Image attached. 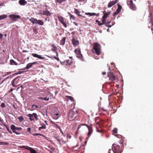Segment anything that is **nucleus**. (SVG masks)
<instances>
[{
	"instance_id": "f257e3e1",
	"label": "nucleus",
	"mask_w": 153,
	"mask_h": 153,
	"mask_svg": "<svg viewBox=\"0 0 153 153\" xmlns=\"http://www.w3.org/2000/svg\"><path fill=\"white\" fill-rule=\"evenodd\" d=\"M122 152V149L119 146L113 144L112 145V149H109L108 153L113 152L114 153H121Z\"/></svg>"
},
{
	"instance_id": "f03ea898",
	"label": "nucleus",
	"mask_w": 153,
	"mask_h": 153,
	"mask_svg": "<svg viewBox=\"0 0 153 153\" xmlns=\"http://www.w3.org/2000/svg\"><path fill=\"white\" fill-rule=\"evenodd\" d=\"M92 52L96 53L97 55H99L101 53L100 45L97 43H95L92 50Z\"/></svg>"
},
{
	"instance_id": "7ed1b4c3",
	"label": "nucleus",
	"mask_w": 153,
	"mask_h": 153,
	"mask_svg": "<svg viewBox=\"0 0 153 153\" xmlns=\"http://www.w3.org/2000/svg\"><path fill=\"white\" fill-rule=\"evenodd\" d=\"M74 51L76 54V57L80 59H82V56L81 53L80 49L79 48L76 49Z\"/></svg>"
},
{
	"instance_id": "20e7f679",
	"label": "nucleus",
	"mask_w": 153,
	"mask_h": 153,
	"mask_svg": "<svg viewBox=\"0 0 153 153\" xmlns=\"http://www.w3.org/2000/svg\"><path fill=\"white\" fill-rule=\"evenodd\" d=\"M27 116L30 117V119L31 121L33 120L34 118L36 120L37 119V115L35 113H33L32 114H29L27 115Z\"/></svg>"
},
{
	"instance_id": "39448f33",
	"label": "nucleus",
	"mask_w": 153,
	"mask_h": 153,
	"mask_svg": "<svg viewBox=\"0 0 153 153\" xmlns=\"http://www.w3.org/2000/svg\"><path fill=\"white\" fill-rule=\"evenodd\" d=\"M22 148H24L30 151L31 153H36V151H35L32 148L28 147V146H22Z\"/></svg>"
},
{
	"instance_id": "423d86ee",
	"label": "nucleus",
	"mask_w": 153,
	"mask_h": 153,
	"mask_svg": "<svg viewBox=\"0 0 153 153\" xmlns=\"http://www.w3.org/2000/svg\"><path fill=\"white\" fill-rule=\"evenodd\" d=\"M118 8L116 10V11L114 12L113 14V16H115L118 14L121 11L122 8V7L119 4H117Z\"/></svg>"
},
{
	"instance_id": "0eeeda50",
	"label": "nucleus",
	"mask_w": 153,
	"mask_h": 153,
	"mask_svg": "<svg viewBox=\"0 0 153 153\" xmlns=\"http://www.w3.org/2000/svg\"><path fill=\"white\" fill-rule=\"evenodd\" d=\"M72 41L73 45L74 46H76L79 44V41L76 39L74 37H72Z\"/></svg>"
},
{
	"instance_id": "6e6552de",
	"label": "nucleus",
	"mask_w": 153,
	"mask_h": 153,
	"mask_svg": "<svg viewBox=\"0 0 153 153\" xmlns=\"http://www.w3.org/2000/svg\"><path fill=\"white\" fill-rule=\"evenodd\" d=\"M9 17L11 19L14 20H15L16 19H19L20 17V16L16 15H10Z\"/></svg>"
},
{
	"instance_id": "1a4fd4ad",
	"label": "nucleus",
	"mask_w": 153,
	"mask_h": 153,
	"mask_svg": "<svg viewBox=\"0 0 153 153\" xmlns=\"http://www.w3.org/2000/svg\"><path fill=\"white\" fill-rule=\"evenodd\" d=\"M130 8L133 10H135L136 9V7L134 4L132 3V1L131 0L129 1V3Z\"/></svg>"
},
{
	"instance_id": "9d476101",
	"label": "nucleus",
	"mask_w": 153,
	"mask_h": 153,
	"mask_svg": "<svg viewBox=\"0 0 153 153\" xmlns=\"http://www.w3.org/2000/svg\"><path fill=\"white\" fill-rule=\"evenodd\" d=\"M11 129L12 130H14L15 131H19L22 129V128L21 127H17L13 125L11 126Z\"/></svg>"
},
{
	"instance_id": "9b49d317",
	"label": "nucleus",
	"mask_w": 153,
	"mask_h": 153,
	"mask_svg": "<svg viewBox=\"0 0 153 153\" xmlns=\"http://www.w3.org/2000/svg\"><path fill=\"white\" fill-rule=\"evenodd\" d=\"M118 1L117 0H115L114 1H110L108 4V7H110L113 6L114 4L116 3Z\"/></svg>"
},
{
	"instance_id": "f8f14e48",
	"label": "nucleus",
	"mask_w": 153,
	"mask_h": 153,
	"mask_svg": "<svg viewBox=\"0 0 153 153\" xmlns=\"http://www.w3.org/2000/svg\"><path fill=\"white\" fill-rule=\"evenodd\" d=\"M32 55L35 57L39 58V59H45V57H42L41 55H38L36 53H32Z\"/></svg>"
},
{
	"instance_id": "ddd939ff",
	"label": "nucleus",
	"mask_w": 153,
	"mask_h": 153,
	"mask_svg": "<svg viewBox=\"0 0 153 153\" xmlns=\"http://www.w3.org/2000/svg\"><path fill=\"white\" fill-rule=\"evenodd\" d=\"M40 14L46 16H50L51 15V14L50 12L48 11L47 9H46L44 10L43 11V13H41Z\"/></svg>"
},
{
	"instance_id": "4468645a",
	"label": "nucleus",
	"mask_w": 153,
	"mask_h": 153,
	"mask_svg": "<svg viewBox=\"0 0 153 153\" xmlns=\"http://www.w3.org/2000/svg\"><path fill=\"white\" fill-rule=\"evenodd\" d=\"M16 80V79H15L12 82V85L14 87H16L19 85V84L16 83V82H18V80Z\"/></svg>"
},
{
	"instance_id": "2eb2a0df",
	"label": "nucleus",
	"mask_w": 153,
	"mask_h": 153,
	"mask_svg": "<svg viewBox=\"0 0 153 153\" xmlns=\"http://www.w3.org/2000/svg\"><path fill=\"white\" fill-rule=\"evenodd\" d=\"M102 13L104 14L102 17L106 19L107 18L108 16L110 14V12H107L105 10Z\"/></svg>"
},
{
	"instance_id": "dca6fc26",
	"label": "nucleus",
	"mask_w": 153,
	"mask_h": 153,
	"mask_svg": "<svg viewBox=\"0 0 153 153\" xmlns=\"http://www.w3.org/2000/svg\"><path fill=\"white\" fill-rule=\"evenodd\" d=\"M19 3L21 5H25L27 4V1L25 0H20L19 1Z\"/></svg>"
},
{
	"instance_id": "f3484780",
	"label": "nucleus",
	"mask_w": 153,
	"mask_h": 153,
	"mask_svg": "<svg viewBox=\"0 0 153 153\" xmlns=\"http://www.w3.org/2000/svg\"><path fill=\"white\" fill-rule=\"evenodd\" d=\"M74 112L72 111H70L68 117L69 118L72 119L74 117Z\"/></svg>"
},
{
	"instance_id": "a211bd4d",
	"label": "nucleus",
	"mask_w": 153,
	"mask_h": 153,
	"mask_svg": "<svg viewBox=\"0 0 153 153\" xmlns=\"http://www.w3.org/2000/svg\"><path fill=\"white\" fill-rule=\"evenodd\" d=\"M85 14L86 15H88L90 16L96 15L97 16H98L99 15V14H96L95 13H86Z\"/></svg>"
},
{
	"instance_id": "6ab92c4d",
	"label": "nucleus",
	"mask_w": 153,
	"mask_h": 153,
	"mask_svg": "<svg viewBox=\"0 0 153 153\" xmlns=\"http://www.w3.org/2000/svg\"><path fill=\"white\" fill-rule=\"evenodd\" d=\"M32 66V64L31 63H30L28 64L27 65L26 67L25 68H24L23 69L25 70V69H28L30 68H31Z\"/></svg>"
},
{
	"instance_id": "aec40b11",
	"label": "nucleus",
	"mask_w": 153,
	"mask_h": 153,
	"mask_svg": "<svg viewBox=\"0 0 153 153\" xmlns=\"http://www.w3.org/2000/svg\"><path fill=\"white\" fill-rule=\"evenodd\" d=\"M7 16L6 14H3L0 16V20H3L6 18Z\"/></svg>"
},
{
	"instance_id": "412c9836",
	"label": "nucleus",
	"mask_w": 153,
	"mask_h": 153,
	"mask_svg": "<svg viewBox=\"0 0 153 153\" xmlns=\"http://www.w3.org/2000/svg\"><path fill=\"white\" fill-rule=\"evenodd\" d=\"M30 20L32 22L33 24H36L37 19H34L33 18H31L30 19Z\"/></svg>"
},
{
	"instance_id": "4be33fe9",
	"label": "nucleus",
	"mask_w": 153,
	"mask_h": 153,
	"mask_svg": "<svg viewBox=\"0 0 153 153\" xmlns=\"http://www.w3.org/2000/svg\"><path fill=\"white\" fill-rule=\"evenodd\" d=\"M66 38L64 37L63 38L60 42V43L61 45H63L65 44Z\"/></svg>"
},
{
	"instance_id": "5701e85b",
	"label": "nucleus",
	"mask_w": 153,
	"mask_h": 153,
	"mask_svg": "<svg viewBox=\"0 0 153 153\" xmlns=\"http://www.w3.org/2000/svg\"><path fill=\"white\" fill-rule=\"evenodd\" d=\"M86 126L88 129L89 131L88 133V138H89L90 137L91 134L92 133V130L91 128H89L87 126Z\"/></svg>"
},
{
	"instance_id": "b1692460",
	"label": "nucleus",
	"mask_w": 153,
	"mask_h": 153,
	"mask_svg": "<svg viewBox=\"0 0 153 153\" xmlns=\"http://www.w3.org/2000/svg\"><path fill=\"white\" fill-rule=\"evenodd\" d=\"M51 47V50L53 51H56L57 50L56 47L54 45H52Z\"/></svg>"
},
{
	"instance_id": "393cba45",
	"label": "nucleus",
	"mask_w": 153,
	"mask_h": 153,
	"mask_svg": "<svg viewBox=\"0 0 153 153\" xmlns=\"http://www.w3.org/2000/svg\"><path fill=\"white\" fill-rule=\"evenodd\" d=\"M108 76L109 77V78H112V79H115V76L113 75L112 73H108Z\"/></svg>"
},
{
	"instance_id": "a878e982",
	"label": "nucleus",
	"mask_w": 153,
	"mask_h": 153,
	"mask_svg": "<svg viewBox=\"0 0 153 153\" xmlns=\"http://www.w3.org/2000/svg\"><path fill=\"white\" fill-rule=\"evenodd\" d=\"M36 24H38L40 25H42L44 24V22L41 20H38L37 19Z\"/></svg>"
},
{
	"instance_id": "bb28decb",
	"label": "nucleus",
	"mask_w": 153,
	"mask_h": 153,
	"mask_svg": "<svg viewBox=\"0 0 153 153\" xmlns=\"http://www.w3.org/2000/svg\"><path fill=\"white\" fill-rule=\"evenodd\" d=\"M66 62L67 63L66 64V65H71L72 63V61L69 60H66Z\"/></svg>"
},
{
	"instance_id": "cd10ccee",
	"label": "nucleus",
	"mask_w": 153,
	"mask_h": 153,
	"mask_svg": "<svg viewBox=\"0 0 153 153\" xmlns=\"http://www.w3.org/2000/svg\"><path fill=\"white\" fill-rule=\"evenodd\" d=\"M58 115L59 114L58 113L55 114L53 116V118L54 119L57 120L59 117L58 116Z\"/></svg>"
},
{
	"instance_id": "c85d7f7f",
	"label": "nucleus",
	"mask_w": 153,
	"mask_h": 153,
	"mask_svg": "<svg viewBox=\"0 0 153 153\" xmlns=\"http://www.w3.org/2000/svg\"><path fill=\"white\" fill-rule=\"evenodd\" d=\"M10 64L12 65H17V63L14 60L12 59L10 60Z\"/></svg>"
},
{
	"instance_id": "c756f323",
	"label": "nucleus",
	"mask_w": 153,
	"mask_h": 153,
	"mask_svg": "<svg viewBox=\"0 0 153 153\" xmlns=\"http://www.w3.org/2000/svg\"><path fill=\"white\" fill-rule=\"evenodd\" d=\"M59 19L61 23H62L64 22L63 18L62 17H59Z\"/></svg>"
},
{
	"instance_id": "7c9ffc66",
	"label": "nucleus",
	"mask_w": 153,
	"mask_h": 153,
	"mask_svg": "<svg viewBox=\"0 0 153 153\" xmlns=\"http://www.w3.org/2000/svg\"><path fill=\"white\" fill-rule=\"evenodd\" d=\"M74 12L76 13L79 16H81L80 15H79V12L77 9H75L74 10Z\"/></svg>"
},
{
	"instance_id": "2f4dec72",
	"label": "nucleus",
	"mask_w": 153,
	"mask_h": 153,
	"mask_svg": "<svg viewBox=\"0 0 153 153\" xmlns=\"http://www.w3.org/2000/svg\"><path fill=\"white\" fill-rule=\"evenodd\" d=\"M106 18H105L103 17H102V22L103 23V24H105V21H106Z\"/></svg>"
},
{
	"instance_id": "473e14b6",
	"label": "nucleus",
	"mask_w": 153,
	"mask_h": 153,
	"mask_svg": "<svg viewBox=\"0 0 153 153\" xmlns=\"http://www.w3.org/2000/svg\"><path fill=\"white\" fill-rule=\"evenodd\" d=\"M33 31L35 34H37L38 33L37 29L36 28H33Z\"/></svg>"
},
{
	"instance_id": "72a5a7b5",
	"label": "nucleus",
	"mask_w": 153,
	"mask_h": 153,
	"mask_svg": "<svg viewBox=\"0 0 153 153\" xmlns=\"http://www.w3.org/2000/svg\"><path fill=\"white\" fill-rule=\"evenodd\" d=\"M55 138V139L58 142L60 143V139L59 138V137L58 136H55L54 137Z\"/></svg>"
},
{
	"instance_id": "f704fd0d",
	"label": "nucleus",
	"mask_w": 153,
	"mask_h": 153,
	"mask_svg": "<svg viewBox=\"0 0 153 153\" xmlns=\"http://www.w3.org/2000/svg\"><path fill=\"white\" fill-rule=\"evenodd\" d=\"M46 128V126L44 124V126H43L42 127H39V130H40L42 129H45Z\"/></svg>"
},
{
	"instance_id": "c9c22d12",
	"label": "nucleus",
	"mask_w": 153,
	"mask_h": 153,
	"mask_svg": "<svg viewBox=\"0 0 153 153\" xmlns=\"http://www.w3.org/2000/svg\"><path fill=\"white\" fill-rule=\"evenodd\" d=\"M66 97H68V99H69L70 100H71L72 101H73L74 99L73 97L71 96H66Z\"/></svg>"
},
{
	"instance_id": "e433bc0d",
	"label": "nucleus",
	"mask_w": 153,
	"mask_h": 153,
	"mask_svg": "<svg viewBox=\"0 0 153 153\" xmlns=\"http://www.w3.org/2000/svg\"><path fill=\"white\" fill-rule=\"evenodd\" d=\"M18 119L20 121H22L24 120V119L22 116L19 117Z\"/></svg>"
},
{
	"instance_id": "4c0bfd02",
	"label": "nucleus",
	"mask_w": 153,
	"mask_h": 153,
	"mask_svg": "<svg viewBox=\"0 0 153 153\" xmlns=\"http://www.w3.org/2000/svg\"><path fill=\"white\" fill-rule=\"evenodd\" d=\"M33 135L34 136H36L38 135H40L41 136H43V135L42 134H39V133H36V134H33Z\"/></svg>"
},
{
	"instance_id": "58836bf2",
	"label": "nucleus",
	"mask_w": 153,
	"mask_h": 153,
	"mask_svg": "<svg viewBox=\"0 0 153 153\" xmlns=\"http://www.w3.org/2000/svg\"><path fill=\"white\" fill-rule=\"evenodd\" d=\"M60 4H61L62 2L65 1V0H56Z\"/></svg>"
},
{
	"instance_id": "ea45409f",
	"label": "nucleus",
	"mask_w": 153,
	"mask_h": 153,
	"mask_svg": "<svg viewBox=\"0 0 153 153\" xmlns=\"http://www.w3.org/2000/svg\"><path fill=\"white\" fill-rule=\"evenodd\" d=\"M7 144H8L7 143L5 142H0V145H6Z\"/></svg>"
},
{
	"instance_id": "a19ab883",
	"label": "nucleus",
	"mask_w": 153,
	"mask_h": 153,
	"mask_svg": "<svg viewBox=\"0 0 153 153\" xmlns=\"http://www.w3.org/2000/svg\"><path fill=\"white\" fill-rule=\"evenodd\" d=\"M113 131L115 133H116L117 132V128H114V129L113 130Z\"/></svg>"
},
{
	"instance_id": "79ce46f5",
	"label": "nucleus",
	"mask_w": 153,
	"mask_h": 153,
	"mask_svg": "<svg viewBox=\"0 0 153 153\" xmlns=\"http://www.w3.org/2000/svg\"><path fill=\"white\" fill-rule=\"evenodd\" d=\"M12 131L13 133H16L17 135H19L20 134L19 133L17 132V131H15L14 130H12Z\"/></svg>"
},
{
	"instance_id": "37998d69",
	"label": "nucleus",
	"mask_w": 153,
	"mask_h": 153,
	"mask_svg": "<svg viewBox=\"0 0 153 153\" xmlns=\"http://www.w3.org/2000/svg\"><path fill=\"white\" fill-rule=\"evenodd\" d=\"M43 100L45 101H48L49 100V97H45V98H43Z\"/></svg>"
},
{
	"instance_id": "c03bdc74",
	"label": "nucleus",
	"mask_w": 153,
	"mask_h": 153,
	"mask_svg": "<svg viewBox=\"0 0 153 153\" xmlns=\"http://www.w3.org/2000/svg\"><path fill=\"white\" fill-rule=\"evenodd\" d=\"M22 73V72H21V71H19L17 73H16L14 75H17L18 74H21Z\"/></svg>"
},
{
	"instance_id": "a18cd8bd",
	"label": "nucleus",
	"mask_w": 153,
	"mask_h": 153,
	"mask_svg": "<svg viewBox=\"0 0 153 153\" xmlns=\"http://www.w3.org/2000/svg\"><path fill=\"white\" fill-rule=\"evenodd\" d=\"M1 107H2V108H4V107H5V104H4V103H2L1 105Z\"/></svg>"
},
{
	"instance_id": "49530a36",
	"label": "nucleus",
	"mask_w": 153,
	"mask_h": 153,
	"mask_svg": "<svg viewBox=\"0 0 153 153\" xmlns=\"http://www.w3.org/2000/svg\"><path fill=\"white\" fill-rule=\"evenodd\" d=\"M111 22L110 21H107L105 23V25L106 26H107V25L110 24L111 23Z\"/></svg>"
},
{
	"instance_id": "de8ad7c7",
	"label": "nucleus",
	"mask_w": 153,
	"mask_h": 153,
	"mask_svg": "<svg viewBox=\"0 0 153 153\" xmlns=\"http://www.w3.org/2000/svg\"><path fill=\"white\" fill-rule=\"evenodd\" d=\"M98 25H100V26L101 25H104V24H103V23L102 22L101 23L100 22V21L98 22Z\"/></svg>"
},
{
	"instance_id": "09e8293b",
	"label": "nucleus",
	"mask_w": 153,
	"mask_h": 153,
	"mask_svg": "<svg viewBox=\"0 0 153 153\" xmlns=\"http://www.w3.org/2000/svg\"><path fill=\"white\" fill-rule=\"evenodd\" d=\"M70 18L71 19H73V20H74V19H75V17L73 16V15H71V16H70Z\"/></svg>"
},
{
	"instance_id": "8fccbe9b",
	"label": "nucleus",
	"mask_w": 153,
	"mask_h": 153,
	"mask_svg": "<svg viewBox=\"0 0 153 153\" xmlns=\"http://www.w3.org/2000/svg\"><path fill=\"white\" fill-rule=\"evenodd\" d=\"M83 125H83V124H82V125H79V126H78V127L77 128V131L78 130H79V129L80 128V127H81V126H83Z\"/></svg>"
},
{
	"instance_id": "3c124183",
	"label": "nucleus",
	"mask_w": 153,
	"mask_h": 153,
	"mask_svg": "<svg viewBox=\"0 0 153 153\" xmlns=\"http://www.w3.org/2000/svg\"><path fill=\"white\" fill-rule=\"evenodd\" d=\"M63 25L65 26V27H67V26H66V24L65 22H64L62 23Z\"/></svg>"
},
{
	"instance_id": "603ef678",
	"label": "nucleus",
	"mask_w": 153,
	"mask_h": 153,
	"mask_svg": "<svg viewBox=\"0 0 153 153\" xmlns=\"http://www.w3.org/2000/svg\"><path fill=\"white\" fill-rule=\"evenodd\" d=\"M55 126L57 128H58L59 129V130H61V128L59 126H58L57 124H55Z\"/></svg>"
},
{
	"instance_id": "864d4df0",
	"label": "nucleus",
	"mask_w": 153,
	"mask_h": 153,
	"mask_svg": "<svg viewBox=\"0 0 153 153\" xmlns=\"http://www.w3.org/2000/svg\"><path fill=\"white\" fill-rule=\"evenodd\" d=\"M7 129L8 131H9L10 133H11V134L12 133V131H10V130L9 128H7Z\"/></svg>"
},
{
	"instance_id": "5fc2aeb1",
	"label": "nucleus",
	"mask_w": 153,
	"mask_h": 153,
	"mask_svg": "<svg viewBox=\"0 0 153 153\" xmlns=\"http://www.w3.org/2000/svg\"><path fill=\"white\" fill-rule=\"evenodd\" d=\"M34 106H35L34 105H32L31 108L32 109L31 110H33L35 109L33 107Z\"/></svg>"
},
{
	"instance_id": "6e6d98bb",
	"label": "nucleus",
	"mask_w": 153,
	"mask_h": 153,
	"mask_svg": "<svg viewBox=\"0 0 153 153\" xmlns=\"http://www.w3.org/2000/svg\"><path fill=\"white\" fill-rule=\"evenodd\" d=\"M27 131L28 132H30L31 131V128H27Z\"/></svg>"
},
{
	"instance_id": "4d7b16f0",
	"label": "nucleus",
	"mask_w": 153,
	"mask_h": 153,
	"mask_svg": "<svg viewBox=\"0 0 153 153\" xmlns=\"http://www.w3.org/2000/svg\"><path fill=\"white\" fill-rule=\"evenodd\" d=\"M32 65H34L36 64H37V62H33L31 63Z\"/></svg>"
},
{
	"instance_id": "13d9d810",
	"label": "nucleus",
	"mask_w": 153,
	"mask_h": 153,
	"mask_svg": "<svg viewBox=\"0 0 153 153\" xmlns=\"http://www.w3.org/2000/svg\"><path fill=\"white\" fill-rule=\"evenodd\" d=\"M3 36V34L0 33V39H1Z\"/></svg>"
},
{
	"instance_id": "bf43d9fd",
	"label": "nucleus",
	"mask_w": 153,
	"mask_h": 153,
	"mask_svg": "<svg viewBox=\"0 0 153 153\" xmlns=\"http://www.w3.org/2000/svg\"><path fill=\"white\" fill-rule=\"evenodd\" d=\"M11 73V72H9L7 73V74L6 75H8L10 74Z\"/></svg>"
},
{
	"instance_id": "052dcab7",
	"label": "nucleus",
	"mask_w": 153,
	"mask_h": 153,
	"mask_svg": "<svg viewBox=\"0 0 153 153\" xmlns=\"http://www.w3.org/2000/svg\"><path fill=\"white\" fill-rule=\"evenodd\" d=\"M73 23L76 25L78 26V24L76 23L75 22H74Z\"/></svg>"
},
{
	"instance_id": "680f3d73",
	"label": "nucleus",
	"mask_w": 153,
	"mask_h": 153,
	"mask_svg": "<svg viewBox=\"0 0 153 153\" xmlns=\"http://www.w3.org/2000/svg\"><path fill=\"white\" fill-rule=\"evenodd\" d=\"M38 98V99H41L43 100V98H42V97H39Z\"/></svg>"
},
{
	"instance_id": "e2e57ef3",
	"label": "nucleus",
	"mask_w": 153,
	"mask_h": 153,
	"mask_svg": "<svg viewBox=\"0 0 153 153\" xmlns=\"http://www.w3.org/2000/svg\"><path fill=\"white\" fill-rule=\"evenodd\" d=\"M112 25H107V27H111Z\"/></svg>"
},
{
	"instance_id": "0e129e2a",
	"label": "nucleus",
	"mask_w": 153,
	"mask_h": 153,
	"mask_svg": "<svg viewBox=\"0 0 153 153\" xmlns=\"http://www.w3.org/2000/svg\"><path fill=\"white\" fill-rule=\"evenodd\" d=\"M23 52H28V51L26 50H23Z\"/></svg>"
},
{
	"instance_id": "69168bd1",
	"label": "nucleus",
	"mask_w": 153,
	"mask_h": 153,
	"mask_svg": "<svg viewBox=\"0 0 153 153\" xmlns=\"http://www.w3.org/2000/svg\"><path fill=\"white\" fill-rule=\"evenodd\" d=\"M3 3H0V6H3Z\"/></svg>"
},
{
	"instance_id": "338daca9",
	"label": "nucleus",
	"mask_w": 153,
	"mask_h": 153,
	"mask_svg": "<svg viewBox=\"0 0 153 153\" xmlns=\"http://www.w3.org/2000/svg\"><path fill=\"white\" fill-rule=\"evenodd\" d=\"M61 132V133L62 134H63V133L62 132V130L61 129V130H59Z\"/></svg>"
},
{
	"instance_id": "774afa93",
	"label": "nucleus",
	"mask_w": 153,
	"mask_h": 153,
	"mask_svg": "<svg viewBox=\"0 0 153 153\" xmlns=\"http://www.w3.org/2000/svg\"><path fill=\"white\" fill-rule=\"evenodd\" d=\"M106 74V73L105 72H103L102 73V74L103 75H105V74Z\"/></svg>"
}]
</instances>
